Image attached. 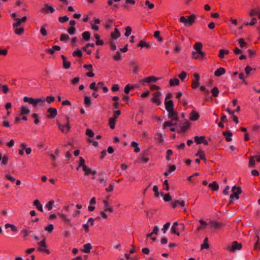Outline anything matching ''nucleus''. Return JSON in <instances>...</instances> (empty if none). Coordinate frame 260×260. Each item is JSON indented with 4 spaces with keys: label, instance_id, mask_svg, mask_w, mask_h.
Returning <instances> with one entry per match:
<instances>
[{
    "label": "nucleus",
    "instance_id": "1",
    "mask_svg": "<svg viewBox=\"0 0 260 260\" xmlns=\"http://www.w3.org/2000/svg\"><path fill=\"white\" fill-rule=\"evenodd\" d=\"M196 16L194 14H191L187 18L181 16L179 18V21L183 23L185 26H191L195 22Z\"/></svg>",
    "mask_w": 260,
    "mask_h": 260
},
{
    "label": "nucleus",
    "instance_id": "2",
    "mask_svg": "<svg viewBox=\"0 0 260 260\" xmlns=\"http://www.w3.org/2000/svg\"><path fill=\"white\" fill-rule=\"evenodd\" d=\"M23 101L25 103H28L29 104L32 105L34 107H36L39 103H43L45 102L44 99H34L32 98H29L28 96L24 97Z\"/></svg>",
    "mask_w": 260,
    "mask_h": 260
},
{
    "label": "nucleus",
    "instance_id": "3",
    "mask_svg": "<svg viewBox=\"0 0 260 260\" xmlns=\"http://www.w3.org/2000/svg\"><path fill=\"white\" fill-rule=\"evenodd\" d=\"M232 193L230 195L231 200L229 201V204L232 203V200L234 199L238 200L239 198V194L241 193L242 190L239 186H234L232 187Z\"/></svg>",
    "mask_w": 260,
    "mask_h": 260
},
{
    "label": "nucleus",
    "instance_id": "4",
    "mask_svg": "<svg viewBox=\"0 0 260 260\" xmlns=\"http://www.w3.org/2000/svg\"><path fill=\"white\" fill-rule=\"evenodd\" d=\"M38 250L40 252L45 253L47 254H49L50 251L47 248V245L46 242V239L44 238L41 241L38 242Z\"/></svg>",
    "mask_w": 260,
    "mask_h": 260
},
{
    "label": "nucleus",
    "instance_id": "5",
    "mask_svg": "<svg viewBox=\"0 0 260 260\" xmlns=\"http://www.w3.org/2000/svg\"><path fill=\"white\" fill-rule=\"evenodd\" d=\"M242 247V244L238 243L237 241H234L232 242L231 246L226 247V250L231 252H234L236 250H239Z\"/></svg>",
    "mask_w": 260,
    "mask_h": 260
},
{
    "label": "nucleus",
    "instance_id": "6",
    "mask_svg": "<svg viewBox=\"0 0 260 260\" xmlns=\"http://www.w3.org/2000/svg\"><path fill=\"white\" fill-rule=\"evenodd\" d=\"M67 122L66 124H61L59 122H57L58 126L59 129L64 134H67L70 129L71 126L69 123V118L67 117Z\"/></svg>",
    "mask_w": 260,
    "mask_h": 260
},
{
    "label": "nucleus",
    "instance_id": "7",
    "mask_svg": "<svg viewBox=\"0 0 260 260\" xmlns=\"http://www.w3.org/2000/svg\"><path fill=\"white\" fill-rule=\"evenodd\" d=\"M158 78L155 76H149L140 81L142 85H144L145 83H150L156 82Z\"/></svg>",
    "mask_w": 260,
    "mask_h": 260
},
{
    "label": "nucleus",
    "instance_id": "8",
    "mask_svg": "<svg viewBox=\"0 0 260 260\" xmlns=\"http://www.w3.org/2000/svg\"><path fill=\"white\" fill-rule=\"evenodd\" d=\"M193 77L194 79L192 81L191 87L193 89H196L200 85V75L197 73H194Z\"/></svg>",
    "mask_w": 260,
    "mask_h": 260
},
{
    "label": "nucleus",
    "instance_id": "9",
    "mask_svg": "<svg viewBox=\"0 0 260 260\" xmlns=\"http://www.w3.org/2000/svg\"><path fill=\"white\" fill-rule=\"evenodd\" d=\"M161 93L159 91H157L154 93L153 95V97L151 99V102L154 104H156L157 106L160 105L161 102L160 101V96Z\"/></svg>",
    "mask_w": 260,
    "mask_h": 260
},
{
    "label": "nucleus",
    "instance_id": "10",
    "mask_svg": "<svg viewBox=\"0 0 260 260\" xmlns=\"http://www.w3.org/2000/svg\"><path fill=\"white\" fill-rule=\"evenodd\" d=\"M58 215L59 217L61 219V220L63 221L65 223L68 224L71 227L73 226V224L71 222V220L68 218L67 215L62 213H59L58 214Z\"/></svg>",
    "mask_w": 260,
    "mask_h": 260
},
{
    "label": "nucleus",
    "instance_id": "11",
    "mask_svg": "<svg viewBox=\"0 0 260 260\" xmlns=\"http://www.w3.org/2000/svg\"><path fill=\"white\" fill-rule=\"evenodd\" d=\"M192 58L196 59H205V53L203 51L200 52H192Z\"/></svg>",
    "mask_w": 260,
    "mask_h": 260
},
{
    "label": "nucleus",
    "instance_id": "12",
    "mask_svg": "<svg viewBox=\"0 0 260 260\" xmlns=\"http://www.w3.org/2000/svg\"><path fill=\"white\" fill-rule=\"evenodd\" d=\"M168 112V118L172 121L177 122L178 121V113L174 110H171Z\"/></svg>",
    "mask_w": 260,
    "mask_h": 260
},
{
    "label": "nucleus",
    "instance_id": "13",
    "mask_svg": "<svg viewBox=\"0 0 260 260\" xmlns=\"http://www.w3.org/2000/svg\"><path fill=\"white\" fill-rule=\"evenodd\" d=\"M26 16H23L21 18H15L16 22L13 24V27L16 28L19 26L22 23H24L27 20Z\"/></svg>",
    "mask_w": 260,
    "mask_h": 260
},
{
    "label": "nucleus",
    "instance_id": "14",
    "mask_svg": "<svg viewBox=\"0 0 260 260\" xmlns=\"http://www.w3.org/2000/svg\"><path fill=\"white\" fill-rule=\"evenodd\" d=\"M47 112L49 114L47 115V117L49 118H55L57 114L56 109L53 108H49L47 109Z\"/></svg>",
    "mask_w": 260,
    "mask_h": 260
},
{
    "label": "nucleus",
    "instance_id": "15",
    "mask_svg": "<svg viewBox=\"0 0 260 260\" xmlns=\"http://www.w3.org/2000/svg\"><path fill=\"white\" fill-rule=\"evenodd\" d=\"M165 108L167 112H170L171 110H174V103L172 100H168L165 101Z\"/></svg>",
    "mask_w": 260,
    "mask_h": 260
},
{
    "label": "nucleus",
    "instance_id": "16",
    "mask_svg": "<svg viewBox=\"0 0 260 260\" xmlns=\"http://www.w3.org/2000/svg\"><path fill=\"white\" fill-rule=\"evenodd\" d=\"M61 48L59 46L54 45L51 48L47 49L45 50V52L47 53L50 54L51 55H52L54 53L55 51H59L60 50Z\"/></svg>",
    "mask_w": 260,
    "mask_h": 260
},
{
    "label": "nucleus",
    "instance_id": "17",
    "mask_svg": "<svg viewBox=\"0 0 260 260\" xmlns=\"http://www.w3.org/2000/svg\"><path fill=\"white\" fill-rule=\"evenodd\" d=\"M135 4L136 1L135 0H125V2L123 5V8L127 11H129L131 10L129 5H134Z\"/></svg>",
    "mask_w": 260,
    "mask_h": 260
},
{
    "label": "nucleus",
    "instance_id": "18",
    "mask_svg": "<svg viewBox=\"0 0 260 260\" xmlns=\"http://www.w3.org/2000/svg\"><path fill=\"white\" fill-rule=\"evenodd\" d=\"M154 140L157 141L160 144L164 142V135L159 133H155L154 135Z\"/></svg>",
    "mask_w": 260,
    "mask_h": 260
},
{
    "label": "nucleus",
    "instance_id": "19",
    "mask_svg": "<svg viewBox=\"0 0 260 260\" xmlns=\"http://www.w3.org/2000/svg\"><path fill=\"white\" fill-rule=\"evenodd\" d=\"M171 205L173 208H175L178 205H180L182 207L185 206V202L184 201L176 200L174 202L171 203Z\"/></svg>",
    "mask_w": 260,
    "mask_h": 260
},
{
    "label": "nucleus",
    "instance_id": "20",
    "mask_svg": "<svg viewBox=\"0 0 260 260\" xmlns=\"http://www.w3.org/2000/svg\"><path fill=\"white\" fill-rule=\"evenodd\" d=\"M196 156H199L200 159L204 160L205 161H206L207 160L204 151L201 149L198 150L197 153L196 154Z\"/></svg>",
    "mask_w": 260,
    "mask_h": 260
},
{
    "label": "nucleus",
    "instance_id": "21",
    "mask_svg": "<svg viewBox=\"0 0 260 260\" xmlns=\"http://www.w3.org/2000/svg\"><path fill=\"white\" fill-rule=\"evenodd\" d=\"M199 114L194 111L190 113L189 119L191 121H196L199 119Z\"/></svg>",
    "mask_w": 260,
    "mask_h": 260
},
{
    "label": "nucleus",
    "instance_id": "22",
    "mask_svg": "<svg viewBox=\"0 0 260 260\" xmlns=\"http://www.w3.org/2000/svg\"><path fill=\"white\" fill-rule=\"evenodd\" d=\"M54 11L53 7L48 5V4H45L44 5V8L42 10V12L47 13L48 11H49L51 13H53Z\"/></svg>",
    "mask_w": 260,
    "mask_h": 260
},
{
    "label": "nucleus",
    "instance_id": "23",
    "mask_svg": "<svg viewBox=\"0 0 260 260\" xmlns=\"http://www.w3.org/2000/svg\"><path fill=\"white\" fill-rule=\"evenodd\" d=\"M225 73V70L224 68L220 67L217 69L214 72V75L216 77H219L224 74Z\"/></svg>",
    "mask_w": 260,
    "mask_h": 260
},
{
    "label": "nucleus",
    "instance_id": "24",
    "mask_svg": "<svg viewBox=\"0 0 260 260\" xmlns=\"http://www.w3.org/2000/svg\"><path fill=\"white\" fill-rule=\"evenodd\" d=\"M61 57L63 61V67L66 69H69L71 67L70 62L66 60V57L63 55H61Z\"/></svg>",
    "mask_w": 260,
    "mask_h": 260
},
{
    "label": "nucleus",
    "instance_id": "25",
    "mask_svg": "<svg viewBox=\"0 0 260 260\" xmlns=\"http://www.w3.org/2000/svg\"><path fill=\"white\" fill-rule=\"evenodd\" d=\"M223 135L225 137V140L227 142H231L232 141V136L233 134L230 131H225L223 132Z\"/></svg>",
    "mask_w": 260,
    "mask_h": 260
},
{
    "label": "nucleus",
    "instance_id": "26",
    "mask_svg": "<svg viewBox=\"0 0 260 260\" xmlns=\"http://www.w3.org/2000/svg\"><path fill=\"white\" fill-rule=\"evenodd\" d=\"M177 122H175V121H172L171 120V121H167L165 122L163 125V128L166 129L168 127H171L173 125H176Z\"/></svg>",
    "mask_w": 260,
    "mask_h": 260
},
{
    "label": "nucleus",
    "instance_id": "27",
    "mask_svg": "<svg viewBox=\"0 0 260 260\" xmlns=\"http://www.w3.org/2000/svg\"><path fill=\"white\" fill-rule=\"evenodd\" d=\"M120 36V34L119 31V30L117 27L114 28V31L113 32H111V37L113 39H116L119 38Z\"/></svg>",
    "mask_w": 260,
    "mask_h": 260
},
{
    "label": "nucleus",
    "instance_id": "28",
    "mask_svg": "<svg viewBox=\"0 0 260 260\" xmlns=\"http://www.w3.org/2000/svg\"><path fill=\"white\" fill-rule=\"evenodd\" d=\"M20 115H26L30 113V110L25 106H21L20 109Z\"/></svg>",
    "mask_w": 260,
    "mask_h": 260
},
{
    "label": "nucleus",
    "instance_id": "29",
    "mask_svg": "<svg viewBox=\"0 0 260 260\" xmlns=\"http://www.w3.org/2000/svg\"><path fill=\"white\" fill-rule=\"evenodd\" d=\"M229 54V51L228 50L225 49H220L219 51V54L218 56L220 58H223L225 55H228Z\"/></svg>",
    "mask_w": 260,
    "mask_h": 260
},
{
    "label": "nucleus",
    "instance_id": "30",
    "mask_svg": "<svg viewBox=\"0 0 260 260\" xmlns=\"http://www.w3.org/2000/svg\"><path fill=\"white\" fill-rule=\"evenodd\" d=\"M92 249V246L90 243H87L83 246V249L82 251L86 253H88L90 252V250Z\"/></svg>",
    "mask_w": 260,
    "mask_h": 260
},
{
    "label": "nucleus",
    "instance_id": "31",
    "mask_svg": "<svg viewBox=\"0 0 260 260\" xmlns=\"http://www.w3.org/2000/svg\"><path fill=\"white\" fill-rule=\"evenodd\" d=\"M33 205L36 206V208L41 212L43 211V206L38 200H36L33 202Z\"/></svg>",
    "mask_w": 260,
    "mask_h": 260
},
{
    "label": "nucleus",
    "instance_id": "32",
    "mask_svg": "<svg viewBox=\"0 0 260 260\" xmlns=\"http://www.w3.org/2000/svg\"><path fill=\"white\" fill-rule=\"evenodd\" d=\"M138 46L140 47L141 48L145 47L148 49H149L151 47V46L149 44H148L145 41H144L143 40H141L140 41L139 44L138 45Z\"/></svg>",
    "mask_w": 260,
    "mask_h": 260
},
{
    "label": "nucleus",
    "instance_id": "33",
    "mask_svg": "<svg viewBox=\"0 0 260 260\" xmlns=\"http://www.w3.org/2000/svg\"><path fill=\"white\" fill-rule=\"evenodd\" d=\"M82 169L85 172V175H88L90 174H95L96 173L95 171H92L90 168H88L86 166H84Z\"/></svg>",
    "mask_w": 260,
    "mask_h": 260
},
{
    "label": "nucleus",
    "instance_id": "34",
    "mask_svg": "<svg viewBox=\"0 0 260 260\" xmlns=\"http://www.w3.org/2000/svg\"><path fill=\"white\" fill-rule=\"evenodd\" d=\"M103 203L105 208V211H109L110 212H113V208L109 205L108 202L107 201L104 200Z\"/></svg>",
    "mask_w": 260,
    "mask_h": 260
},
{
    "label": "nucleus",
    "instance_id": "35",
    "mask_svg": "<svg viewBox=\"0 0 260 260\" xmlns=\"http://www.w3.org/2000/svg\"><path fill=\"white\" fill-rule=\"evenodd\" d=\"M136 87V85H131L129 84H127L125 86L124 91L126 94H128L131 90L135 89Z\"/></svg>",
    "mask_w": 260,
    "mask_h": 260
},
{
    "label": "nucleus",
    "instance_id": "36",
    "mask_svg": "<svg viewBox=\"0 0 260 260\" xmlns=\"http://www.w3.org/2000/svg\"><path fill=\"white\" fill-rule=\"evenodd\" d=\"M199 222L200 223L201 225L197 228V231H201L203 229H204L205 226L208 225V223L203 219L199 220Z\"/></svg>",
    "mask_w": 260,
    "mask_h": 260
},
{
    "label": "nucleus",
    "instance_id": "37",
    "mask_svg": "<svg viewBox=\"0 0 260 260\" xmlns=\"http://www.w3.org/2000/svg\"><path fill=\"white\" fill-rule=\"evenodd\" d=\"M179 80L177 78L171 79L169 81V84L171 86L179 85Z\"/></svg>",
    "mask_w": 260,
    "mask_h": 260
},
{
    "label": "nucleus",
    "instance_id": "38",
    "mask_svg": "<svg viewBox=\"0 0 260 260\" xmlns=\"http://www.w3.org/2000/svg\"><path fill=\"white\" fill-rule=\"evenodd\" d=\"M209 187L214 191L217 190L219 188L218 184L215 182L214 181L212 183H211L209 185Z\"/></svg>",
    "mask_w": 260,
    "mask_h": 260
},
{
    "label": "nucleus",
    "instance_id": "39",
    "mask_svg": "<svg viewBox=\"0 0 260 260\" xmlns=\"http://www.w3.org/2000/svg\"><path fill=\"white\" fill-rule=\"evenodd\" d=\"M203 47V45L200 42H196L193 46V48L196 50V52L202 51V48Z\"/></svg>",
    "mask_w": 260,
    "mask_h": 260
},
{
    "label": "nucleus",
    "instance_id": "40",
    "mask_svg": "<svg viewBox=\"0 0 260 260\" xmlns=\"http://www.w3.org/2000/svg\"><path fill=\"white\" fill-rule=\"evenodd\" d=\"M208 238H205L204 240L203 243L201 244V249H208L209 248V245L208 243Z\"/></svg>",
    "mask_w": 260,
    "mask_h": 260
},
{
    "label": "nucleus",
    "instance_id": "41",
    "mask_svg": "<svg viewBox=\"0 0 260 260\" xmlns=\"http://www.w3.org/2000/svg\"><path fill=\"white\" fill-rule=\"evenodd\" d=\"M116 119L111 117L109 119V125L111 129L115 128Z\"/></svg>",
    "mask_w": 260,
    "mask_h": 260
},
{
    "label": "nucleus",
    "instance_id": "42",
    "mask_svg": "<svg viewBox=\"0 0 260 260\" xmlns=\"http://www.w3.org/2000/svg\"><path fill=\"white\" fill-rule=\"evenodd\" d=\"M5 227L6 229L10 228L11 230L13 232L15 233L17 232V229L16 226L14 224L7 223L5 224Z\"/></svg>",
    "mask_w": 260,
    "mask_h": 260
},
{
    "label": "nucleus",
    "instance_id": "43",
    "mask_svg": "<svg viewBox=\"0 0 260 260\" xmlns=\"http://www.w3.org/2000/svg\"><path fill=\"white\" fill-rule=\"evenodd\" d=\"M82 36L83 40H84L86 41H87L89 40L90 38V34L89 31H86L82 34Z\"/></svg>",
    "mask_w": 260,
    "mask_h": 260
},
{
    "label": "nucleus",
    "instance_id": "44",
    "mask_svg": "<svg viewBox=\"0 0 260 260\" xmlns=\"http://www.w3.org/2000/svg\"><path fill=\"white\" fill-rule=\"evenodd\" d=\"M203 139L204 136H195L194 137V142L198 145L202 144Z\"/></svg>",
    "mask_w": 260,
    "mask_h": 260
},
{
    "label": "nucleus",
    "instance_id": "45",
    "mask_svg": "<svg viewBox=\"0 0 260 260\" xmlns=\"http://www.w3.org/2000/svg\"><path fill=\"white\" fill-rule=\"evenodd\" d=\"M84 166H86L85 165V160L82 157H80L77 170H78L80 167H82L83 168Z\"/></svg>",
    "mask_w": 260,
    "mask_h": 260
},
{
    "label": "nucleus",
    "instance_id": "46",
    "mask_svg": "<svg viewBox=\"0 0 260 260\" xmlns=\"http://www.w3.org/2000/svg\"><path fill=\"white\" fill-rule=\"evenodd\" d=\"M141 160L143 163H147L149 160V158L148 157V154L147 153H143L142 154L141 157Z\"/></svg>",
    "mask_w": 260,
    "mask_h": 260
},
{
    "label": "nucleus",
    "instance_id": "47",
    "mask_svg": "<svg viewBox=\"0 0 260 260\" xmlns=\"http://www.w3.org/2000/svg\"><path fill=\"white\" fill-rule=\"evenodd\" d=\"M260 11V9L257 8L255 9H252L249 13V16H253L254 15H257L259 11Z\"/></svg>",
    "mask_w": 260,
    "mask_h": 260
},
{
    "label": "nucleus",
    "instance_id": "48",
    "mask_svg": "<svg viewBox=\"0 0 260 260\" xmlns=\"http://www.w3.org/2000/svg\"><path fill=\"white\" fill-rule=\"evenodd\" d=\"M131 146L135 148L134 151L136 153L140 152V149L139 147L138 144L136 142H132L131 143Z\"/></svg>",
    "mask_w": 260,
    "mask_h": 260
},
{
    "label": "nucleus",
    "instance_id": "49",
    "mask_svg": "<svg viewBox=\"0 0 260 260\" xmlns=\"http://www.w3.org/2000/svg\"><path fill=\"white\" fill-rule=\"evenodd\" d=\"M69 39H70V37H69V35H68L67 34H62L60 35V40L61 41L67 42L69 41Z\"/></svg>",
    "mask_w": 260,
    "mask_h": 260
},
{
    "label": "nucleus",
    "instance_id": "50",
    "mask_svg": "<svg viewBox=\"0 0 260 260\" xmlns=\"http://www.w3.org/2000/svg\"><path fill=\"white\" fill-rule=\"evenodd\" d=\"M211 93L213 97H217L219 94V90L217 87H214L211 90Z\"/></svg>",
    "mask_w": 260,
    "mask_h": 260
},
{
    "label": "nucleus",
    "instance_id": "51",
    "mask_svg": "<svg viewBox=\"0 0 260 260\" xmlns=\"http://www.w3.org/2000/svg\"><path fill=\"white\" fill-rule=\"evenodd\" d=\"M46 26H47V25L44 24L41 26L40 29V33L43 36H46L47 35V30L45 28Z\"/></svg>",
    "mask_w": 260,
    "mask_h": 260
},
{
    "label": "nucleus",
    "instance_id": "52",
    "mask_svg": "<svg viewBox=\"0 0 260 260\" xmlns=\"http://www.w3.org/2000/svg\"><path fill=\"white\" fill-rule=\"evenodd\" d=\"M84 103L86 107H89L91 105V99L90 98L86 96L84 98Z\"/></svg>",
    "mask_w": 260,
    "mask_h": 260
},
{
    "label": "nucleus",
    "instance_id": "53",
    "mask_svg": "<svg viewBox=\"0 0 260 260\" xmlns=\"http://www.w3.org/2000/svg\"><path fill=\"white\" fill-rule=\"evenodd\" d=\"M238 43L241 48H243L247 45V43L245 42L244 39L240 38L238 40Z\"/></svg>",
    "mask_w": 260,
    "mask_h": 260
},
{
    "label": "nucleus",
    "instance_id": "54",
    "mask_svg": "<svg viewBox=\"0 0 260 260\" xmlns=\"http://www.w3.org/2000/svg\"><path fill=\"white\" fill-rule=\"evenodd\" d=\"M257 23V20L255 18L253 17L252 18V19H251V21L250 23H248V22H244V25H245V26H247V25H254V24H255L256 23Z\"/></svg>",
    "mask_w": 260,
    "mask_h": 260
},
{
    "label": "nucleus",
    "instance_id": "55",
    "mask_svg": "<svg viewBox=\"0 0 260 260\" xmlns=\"http://www.w3.org/2000/svg\"><path fill=\"white\" fill-rule=\"evenodd\" d=\"M121 53L119 51H117L115 55H114L113 56V58L115 60L119 61L121 59Z\"/></svg>",
    "mask_w": 260,
    "mask_h": 260
},
{
    "label": "nucleus",
    "instance_id": "56",
    "mask_svg": "<svg viewBox=\"0 0 260 260\" xmlns=\"http://www.w3.org/2000/svg\"><path fill=\"white\" fill-rule=\"evenodd\" d=\"M154 37L156 38L159 42H161L162 41V37L160 36V32L158 30L154 32Z\"/></svg>",
    "mask_w": 260,
    "mask_h": 260
},
{
    "label": "nucleus",
    "instance_id": "57",
    "mask_svg": "<svg viewBox=\"0 0 260 260\" xmlns=\"http://www.w3.org/2000/svg\"><path fill=\"white\" fill-rule=\"evenodd\" d=\"M255 164V160L253 156H251L249 158V166L250 167H254Z\"/></svg>",
    "mask_w": 260,
    "mask_h": 260
},
{
    "label": "nucleus",
    "instance_id": "58",
    "mask_svg": "<svg viewBox=\"0 0 260 260\" xmlns=\"http://www.w3.org/2000/svg\"><path fill=\"white\" fill-rule=\"evenodd\" d=\"M54 229L53 225L52 224H49L47 226L44 228V230L45 231H47L49 233H51Z\"/></svg>",
    "mask_w": 260,
    "mask_h": 260
},
{
    "label": "nucleus",
    "instance_id": "59",
    "mask_svg": "<svg viewBox=\"0 0 260 260\" xmlns=\"http://www.w3.org/2000/svg\"><path fill=\"white\" fill-rule=\"evenodd\" d=\"M24 29L23 27L16 28L14 30L15 33L18 35L22 34L24 32Z\"/></svg>",
    "mask_w": 260,
    "mask_h": 260
},
{
    "label": "nucleus",
    "instance_id": "60",
    "mask_svg": "<svg viewBox=\"0 0 260 260\" xmlns=\"http://www.w3.org/2000/svg\"><path fill=\"white\" fill-rule=\"evenodd\" d=\"M1 160H2L1 165L2 166H5L8 164V157L6 155H4L3 157H2V158Z\"/></svg>",
    "mask_w": 260,
    "mask_h": 260
},
{
    "label": "nucleus",
    "instance_id": "61",
    "mask_svg": "<svg viewBox=\"0 0 260 260\" xmlns=\"http://www.w3.org/2000/svg\"><path fill=\"white\" fill-rule=\"evenodd\" d=\"M186 73L185 71H182L180 74L178 75V77L182 81H183L186 77Z\"/></svg>",
    "mask_w": 260,
    "mask_h": 260
},
{
    "label": "nucleus",
    "instance_id": "62",
    "mask_svg": "<svg viewBox=\"0 0 260 260\" xmlns=\"http://www.w3.org/2000/svg\"><path fill=\"white\" fill-rule=\"evenodd\" d=\"M68 32L71 35H73L75 34L76 32V28L75 26H70L67 30Z\"/></svg>",
    "mask_w": 260,
    "mask_h": 260
},
{
    "label": "nucleus",
    "instance_id": "63",
    "mask_svg": "<svg viewBox=\"0 0 260 260\" xmlns=\"http://www.w3.org/2000/svg\"><path fill=\"white\" fill-rule=\"evenodd\" d=\"M44 100L46 101L48 104H50L55 101V98L53 96H48L46 98L45 100L44 99Z\"/></svg>",
    "mask_w": 260,
    "mask_h": 260
},
{
    "label": "nucleus",
    "instance_id": "64",
    "mask_svg": "<svg viewBox=\"0 0 260 260\" xmlns=\"http://www.w3.org/2000/svg\"><path fill=\"white\" fill-rule=\"evenodd\" d=\"M189 125L188 123L185 122L181 127V131L182 132H185L189 127Z\"/></svg>",
    "mask_w": 260,
    "mask_h": 260
}]
</instances>
